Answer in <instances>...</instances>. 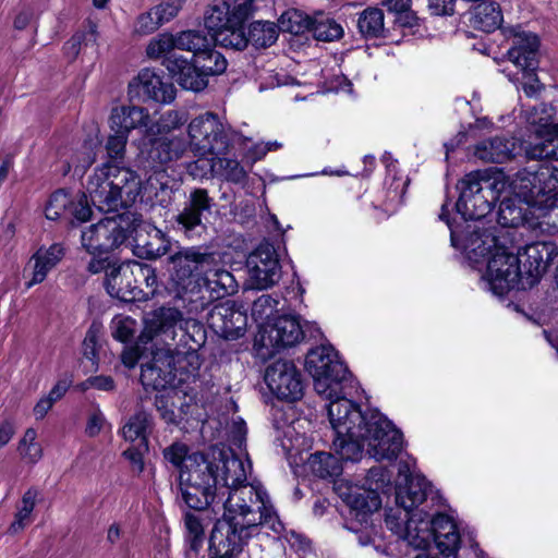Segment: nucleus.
I'll return each mask as SVG.
<instances>
[{"mask_svg":"<svg viewBox=\"0 0 558 558\" xmlns=\"http://www.w3.org/2000/svg\"><path fill=\"white\" fill-rule=\"evenodd\" d=\"M206 463L210 464V473L215 477L218 498H222L233 488L246 485L247 472L244 462L231 449L213 447L203 453Z\"/></svg>","mask_w":558,"mask_h":558,"instance_id":"nucleus-9","label":"nucleus"},{"mask_svg":"<svg viewBox=\"0 0 558 558\" xmlns=\"http://www.w3.org/2000/svg\"><path fill=\"white\" fill-rule=\"evenodd\" d=\"M420 515L421 511L411 512L410 510L402 509V511L395 513L390 510L386 514L385 522L391 531L401 535L414 547L420 548L426 538V536L418 535Z\"/></svg>","mask_w":558,"mask_h":558,"instance_id":"nucleus-35","label":"nucleus"},{"mask_svg":"<svg viewBox=\"0 0 558 558\" xmlns=\"http://www.w3.org/2000/svg\"><path fill=\"white\" fill-rule=\"evenodd\" d=\"M136 246L144 250L146 258L155 259L167 254L169 245L160 234L159 230H156L154 236L147 242L142 243L141 236L136 235Z\"/></svg>","mask_w":558,"mask_h":558,"instance_id":"nucleus-55","label":"nucleus"},{"mask_svg":"<svg viewBox=\"0 0 558 558\" xmlns=\"http://www.w3.org/2000/svg\"><path fill=\"white\" fill-rule=\"evenodd\" d=\"M262 532L263 530L255 527L254 524H245L222 514L215 522L211 530L209 553L210 555L238 558L248 544V541L252 537L258 536Z\"/></svg>","mask_w":558,"mask_h":558,"instance_id":"nucleus-7","label":"nucleus"},{"mask_svg":"<svg viewBox=\"0 0 558 558\" xmlns=\"http://www.w3.org/2000/svg\"><path fill=\"white\" fill-rule=\"evenodd\" d=\"M214 156L210 159V170L214 175L233 184L242 186L246 184L248 173L238 159Z\"/></svg>","mask_w":558,"mask_h":558,"instance_id":"nucleus-39","label":"nucleus"},{"mask_svg":"<svg viewBox=\"0 0 558 558\" xmlns=\"http://www.w3.org/2000/svg\"><path fill=\"white\" fill-rule=\"evenodd\" d=\"M496 182L487 171L476 170L465 174L457 184L460 192L457 211L464 220H478L490 213L497 199Z\"/></svg>","mask_w":558,"mask_h":558,"instance_id":"nucleus-5","label":"nucleus"},{"mask_svg":"<svg viewBox=\"0 0 558 558\" xmlns=\"http://www.w3.org/2000/svg\"><path fill=\"white\" fill-rule=\"evenodd\" d=\"M174 355L171 348L158 349L149 363L142 365L141 381L154 390H163L174 385Z\"/></svg>","mask_w":558,"mask_h":558,"instance_id":"nucleus-25","label":"nucleus"},{"mask_svg":"<svg viewBox=\"0 0 558 558\" xmlns=\"http://www.w3.org/2000/svg\"><path fill=\"white\" fill-rule=\"evenodd\" d=\"M95 148H101V143L98 138L96 141L88 140L84 144L85 151L83 153L84 157L80 160V165L76 167H81L83 170L89 168L96 160V151Z\"/></svg>","mask_w":558,"mask_h":558,"instance_id":"nucleus-63","label":"nucleus"},{"mask_svg":"<svg viewBox=\"0 0 558 558\" xmlns=\"http://www.w3.org/2000/svg\"><path fill=\"white\" fill-rule=\"evenodd\" d=\"M312 19L303 16L298 11L286 12L279 20V28L294 35L303 34L310 31Z\"/></svg>","mask_w":558,"mask_h":558,"instance_id":"nucleus-53","label":"nucleus"},{"mask_svg":"<svg viewBox=\"0 0 558 558\" xmlns=\"http://www.w3.org/2000/svg\"><path fill=\"white\" fill-rule=\"evenodd\" d=\"M278 34L275 23L256 21L250 25L248 35L245 34L246 46L252 44L255 48H267L276 43Z\"/></svg>","mask_w":558,"mask_h":558,"instance_id":"nucleus-44","label":"nucleus"},{"mask_svg":"<svg viewBox=\"0 0 558 558\" xmlns=\"http://www.w3.org/2000/svg\"><path fill=\"white\" fill-rule=\"evenodd\" d=\"M97 38L96 25L89 22L88 29L84 33L75 34L64 46L65 52L75 58L80 51L82 43L85 46L94 45Z\"/></svg>","mask_w":558,"mask_h":558,"instance_id":"nucleus-57","label":"nucleus"},{"mask_svg":"<svg viewBox=\"0 0 558 558\" xmlns=\"http://www.w3.org/2000/svg\"><path fill=\"white\" fill-rule=\"evenodd\" d=\"M530 160H558V123H542L534 130L533 140L524 146Z\"/></svg>","mask_w":558,"mask_h":558,"instance_id":"nucleus-27","label":"nucleus"},{"mask_svg":"<svg viewBox=\"0 0 558 558\" xmlns=\"http://www.w3.org/2000/svg\"><path fill=\"white\" fill-rule=\"evenodd\" d=\"M418 535L426 536L421 547H425L433 539L445 558H457L460 535L454 522L447 514L438 513L428 519L427 513L421 512Z\"/></svg>","mask_w":558,"mask_h":558,"instance_id":"nucleus-13","label":"nucleus"},{"mask_svg":"<svg viewBox=\"0 0 558 558\" xmlns=\"http://www.w3.org/2000/svg\"><path fill=\"white\" fill-rule=\"evenodd\" d=\"M166 69L184 89L201 92L208 84V78L205 77L196 64L190 63L183 57L170 56L166 61Z\"/></svg>","mask_w":558,"mask_h":558,"instance_id":"nucleus-33","label":"nucleus"},{"mask_svg":"<svg viewBox=\"0 0 558 558\" xmlns=\"http://www.w3.org/2000/svg\"><path fill=\"white\" fill-rule=\"evenodd\" d=\"M148 451V444L146 448H142V444L132 446L123 451V456L131 463L133 472L142 473L144 470V454Z\"/></svg>","mask_w":558,"mask_h":558,"instance_id":"nucleus-62","label":"nucleus"},{"mask_svg":"<svg viewBox=\"0 0 558 558\" xmlns=\"http://www.w3.org/2000/svg\"><path fill=\"white\" fill-rule=\"evenodd\" d=\"M522 71V89L527 97L537 98L545 89V85L541 83L536 75V70H521Z\"/></svg>","mask_w":558,"mask_h":558,"instance_id":"nucleus-60","label":"nucleus"},{"mask_svg":"<svg viewBox=\"0 0 558 558\" xmlns=\"http://www.w3.org/2000/svg\"><path fill=\"white\" fill-rule=\"evenodd\" d=\"M184 317L181 311L175 307H158L146 314L141 341L147 343L156 341L166 348L175 343L178 331Z\"/></svg>","mask_w":558,"mask_h":558,"instance_id":"nucleus-14","label":"nucleus"},{"mask_svg":"<svg viewBox=\"0 0 558 558\" xmlns=\"http://www.w3.org/2000/svg\"><path fill=\"white\" fill-rule=\"evenodd\" d=\"M208 326L216 335L226 340H235L244 336L247 315L236 306L234 301L216 304L207 317Z\"/></svg>","mask_w":558,"mask_h":558,"instance_id":"nucleus-21","label":"nucleus"},{"mask_svg":"<svg viewBox=\"0 0 558 558\" xmlns=\"http://www.w3.org/2000/svg\"><path fill=\"white\" fill-rule=\"evenodd\" d=\"M194 63L206 78H208L209 75L223 73L228 64L226 58L219 51L213 49V47H207L205 51L197 54L194 59Z\"/></svg>","mask_w":558,"mask_h":558,"instance_id":"nucleus-48","label":"nucleus"},{"mask_svg":"<svg viewBox=\"0 0 558 558\" xmlns=\"http://www.w3.org/2000/svg\"><path fill=\"white\" fill-rule=\"evenodd\" d=\"M265 383L280 400L294 402L303 396V381L293 362L278 360L266 368Z\"/></svg>","mask_w":558,"mask_h":558,"instance_id":"nucleus-16","label":"nucleus"},{"mask_svg":"<svg viewBox=\"0 0 558 558\" xmlns=\"http://www.w3.org/2000/svg\"><path fill=\"white\" fill-rule=\"evenodd\" d=\"M201 281L213 299H221L238 290L233 275L221 267H214V265L206 268Z\"/></svg>","mask_w":558,"mask_h":558,"instance_id":"nucleus-37","label":"nucleus"},{"mask_svg":"<svg viewBox=\"0 0 558 558\" xmlns=\"http://www.w3.org/2000/svg\"><path fill=\"white\" fill-rule=\"evenodd\" d=\"M504 35L511 39L507 57L520 70H537L539 56L538 37L522 29L520 25L502 27Z\"/></svg>","mask_w":558,"mask_h":558,"instance_id":"nucleus-18","label":"nucleus"},{"mask_svg":"<svg viewBox=\"0 0 558 558\" xmlns=\"http://www.w3.org/2000/svg\"><path fill=\"white\" fill-rule=\"evenodd\" d=\"M179 343L190 351H196L206 342L204 326L193 318H184L180 325Z\"/></svg>","mask_w":558,"mask_h":558,"instance_id":"nucleus-47","label":"nucleus"},{"mask_svg":"<svg viewBox=\"0 0 558 558\" xmlns=\"http://www.w3.org/2000/svg\"><path fill=\"white\" fill-rule=\"evenodd\" d=\"M149 140L147 158L157 165H165L183 156L187 148L184 136L153 135Z\"/></svg>","mask_w":558,"mask_h":558,"instance_id":"nucleus-34","label":"nucleus"},{"mask_svg":"<svg viewBox=\"0 0 558 558\" xmlns=\"http://www.w3.org/2000/svg\"><path fill=\"white\" fill-rule=\"evenodd\" d=\"M523 198L508 197L501 201L498 209V223L505 228H518L525 223L534 226L532 206L535 202L530 199L523 190Z\"/></svg>","mask_w":558,"mask_h":558,"instance_id":"nucleus-29","label":"nucleus"},{"mask_svg":"<svg viewBox=\"0 0 558 558\" xmlns=\"http://www.w3.org/2000/svg\"><path fill=\"white\" fill-rule=\"evenodd\" d=\"M519 148L517 138L497 135L478 142L474 146L473 155L483 162L501 163L511 160Z\"/></svg>","mask_w":558,"mask_h":558,"instance_id":"nucleus-30","label":"nucleus"},{"mask_svg":"<svg viewBox=\"0 0 558 558\" xmlns=\"http://www.w3.org/2000/svg\"><path fill=\"white\" fill-rule=\"evenodd\" d=\"M383 485L384 480H381V484L376 482L375 487L365 488L356 485L345 487V492L341 493V497L349 507L351 524L353 522L361 525L368 523L371 515L381 506L378 489Z\"/></svg>","mask_w":558,"mask_h":558,"instance_id":"nucleus-24","label":"nucleus"},{"mask_svg":"<svg viewBox=\"0 0 558 558\" xmlns=\"http://www.w3.org/2000/svg\"><path fill=\"white\" fill-rule=\"evenodd\" d=\"M304 338V331L296 316L283 315L278 317L269 329L262 335L264 345L267 342L275 349L293 347Z\"/></svg>","mask_w":558,"mask_h":558,"instance_id":"nucleus-28","label":"nucleus"},{"mask_svg":"<svg viewBox=\"0 0 558 558\" xmlns=\"http://www.w3.org/2000/svg\"><path fill=\"white\" fill-rule=\"evenodd\" d=\"M278 300L270 294H263L252 305V316L260 325L268 324L277 312Z\"/></svg>","mask_w":558,"mask_h":558,"instance_id":"nucleus-52","label":"nucleus"},{"mask_svg":"<svg viewBox=\"0 0 558 558\" xmlns=\"http://www.w3.org/2000/svg\"><path fill=\"white\" fill-rule=\"evenodd\" d=\"M45 215L50 220L71 217L78 222H86L95 216L86 194L82 193L72 196L63 189L51 194L45 209Z\"/></svg>","mask_w":558,"mask_h":558,"instance_id":"nucleus-22","label":"nucleus"},{"mask_svg":"<svg viewBox=\"0 0 558 558\" xmlns=\"http://www.w3.org/2000/svg\"><path fill=\"white\" fill-rule=\"evenodd\" d=\"M177 35L162 34L158 38L153 39L147 46L146 52L150 58L163 57L162 64L166 66V61L170 56L180 57L177 52Z\"/></svg>","mask_w":558,"mask_h":558,"instance_id":"nucleus-49","label":"nucleus"},{"mask_svg":"<svg viewBox=\"0 0 558 558\" xmlns=\"http://www.w3.org/2000/svg\"><path fill=\"white\" fill-rule=\"evenodd\" d=\"M64 257V247L60 243H53L49 247H39L31 257L28 267L32 268L31 279L27 281L26 288L41 283Z\"/></svg>","mask_w":558,"mask_h":558,"instance_id":"nucleus-32","label":"nucleus"},{"mask_svg":"<svg viewBox=\"0 0 558 558\" xmlns=\"http://www.w3.org/2000/svg\"><path fill=\"white\" fill-rule=\"evenodd\" d=\"M174 277L178 283L185 288V280H193L199 284L201 278L207 267L215 265V256L203 252L199 247H185L170 256Z\"/></svg>","mask_w":558,"mask_h":558,"instance_id":"nucleus-23","label":"nucleus"},{"mask_svg":"<svg viewBox=\"0 0 558 558\" xmlns=\"http://www.w3.org/2000/svg\"><path fill=\"white\" fill-rule=\"evenodd\" d=\"M557 246L553 242H534L517 253L523 276L522 289L532 288L546 272L557 256Z\"/></svg>","mask_w":558,"mask_h":558,"instance_id":"nucleus-17","label":"nucleus"},{"mask_svg":"<svg viewBox=\"0 0 558 558\" xmlns=\"http://www.w3.org/2000/svg\"><path fill=\"white\" fill-rule=\"evenodd\" d=\"M184 524L187 531V541L192 550L197 551L204 541V526L198 515L186 513Z\"/></svg>","mask_w":558,"mask_h":558,"instance_id":"nucleus-56","label":"nucleus"},{"mask_svg":"<svg viewBox=\"0 0 558 558\" xmlns=\"http://www.w3.org/2000/svg\"><path fill=\"white\" fill-rule=\"evenodd\" d=\"M253 11V0H233V8L225 0H215L206 10L204 24L215 43L225 48H246L243 22Z\"/></svg>","mask_w":558,"mask_h":558,"instance_id":"nucleus-3","label":"nucleus"},{"mask_svg":"<svg viewBox=\"0 0 558 558\" xmlns=\"http://www.w3.org/2000/svg\"><path fill=\"white\" fill-rule=\"evenodd\" d=\"M193 454H189L187 446L181 442H174L163 450V458L178 468L180 472L185 469L187 460Z\"/></svg>","mask_w":558,"mask_h":558,"instance_id":"nucleus-58","label":"nucleus"},{"mask_svg":"<svg viewBox=\"0 0 558 558\" xmlns=\"http://www.w3.org/2000/svg\"><path fill=\"white\" fill-rule=\"evenodd\" d=\"M361 435H336L333 447L336 452L344 461H357L362 457L364 442H366L367 429L362 428Z\"/></svg>","mask_w":558,"mask_h":558,"instance_id":"nucleus-41","label":"nucleus"},{"mask_svg":"<svg viewBox=\"0 0 558 558\" xmlns=\"http://www.w3.org/2000/svg\"><path fill=\"white\" fill-rule=\"evenodd\" d=\"M180 2V0H173L170 2L160 3L159 5H156L151 9V14L162 25L178 14L179 10L181 9Z\"/></svg>","mask_w":558,"mask_h":558,"instance_id":"nucleus-61","label":"nucleus"},{"mask_svg":"<svg viewBox=\"0 0 558 558\" xmlns=\"http://www.w3.org/2000/svg\"><path fill=\"white\" fill-rule=\"evenodd\" d=\"M310 31L317 40L332 41L339 39L342 34V27L333 20L324 19L312 20Z\"/></svg>","mask_w":558,"mask_h":558,"instance_id":"nucleus-51","label":"nucleus"},{"mask_svg":"<svg viewBox=\"0 0 558 558\" xmlns=\"http://www.w3.org/2000/svg\"><path fill=\"white\" fill-rule=\"evenodd\" d=\"M486 279L494 294L502 296L512 289H522L523 276L520 266V256L497 248L489 258Z\"/></svg>","mask_w":558,"mask_h":558,"instance_id":"nucleus-11","label":"nucleus"},{"mask_svg":"<svg viewBox=\"0 0 558 558\" xmlns=\"http://www.w3.org/2000/svg\"><path fill=\"white\" fill-rule=\"evenodd\" d=\"M159 26H161V24L153 16L151 10L145 14H142L136 22V31L142 34L153 33Z\"/></svg>","mask_w":558,"mask_h":558,"instance_id":"nucleus-64","label":"nucleus"},{"mask_svg":"<svg viewBox=\"0 0 558 558\" xmlns=\"http://www.w3.org/2000/svg\"><path fill=\"white\" fill-rule=\"evenodd\" d=\"M305 367L313 377L314 389L331 399L347 384L350 373L330 345L312 349L305 359Z\"/></svg>","mask_w":558,"mask_h":558,"instance_id":"nucleus-6","label":"nucleus"},{"mask_svg":"<svg viewBox=\"0 0 558 558\" xmlns=\"http://www.w3.org/2000/svg\"><path fill=\"white\" fill-rule=\"evenodd\" d=\"M104 326L101 319H95L83 341L82 367L85 374L95 373L99 366V351L102 348Z\"/></svg>","mask_w":558,"mask_h":558,"instance_id":"nucleus-38","label":"nucleus"},{"mask_svg":"<svg viewBox=\"0 0 558 558\" xmlns=\"http://www.w3.org/2000/svg\"><path fill=\"white\" fill-rule=\"evenodd\" d=\"M153 420L145 411H138L132 415L122 428V436L125 440L142 444V448H146L148 444L147 437L151 432Z\"/></svg>","mask_w":558,"mask_h":558,"instance_id":"nucleus-40","label":"nucleus"},{"mask_svg":"<svg viewBox=\"0 0 558 558\" xmlns=\"http://www.w3.org/2000/svg\"><path fill=\"white\" fill-rule=\"evenodd\" d=\"M37 490L28 489L22 498V506L17 509L14 521L11 523L9 531L12 534L22 531L29 522L31 514L36 505Z\"/></svg>","mask_w":558,"mask_h":558,"instance_id":"nucleus-50","label":"nucleus"},{"mask_svg":"<svg viewBox=\"0 0 558 558\" xmlns=\"http://www.w3.org/2000/svg\"><path fill=\"white\" fill-rule=\"evenodd\" d=\"M214 45H217L214 38L202 31H184L177 34V49L193 52L194 59Z\"/></svg>","mask_w":558,"mask_h":558,"instance_id":"nucleus-46","label":"nucleus"},{"mask_svg":"<svg viewBox=\"0 0 558 558\" xmlns=\"http://www.w3.org/2000/svg\"><path fill=\"white\" fill-rule=\"evenodd\" d=\"M81 244L87 254L92 256L87 265L90 274H99L105 270V218L100 217L96 223L84 228L81 234Z\"/></svg>","mask_w":558,"mask_h":558,"instance_id":"nucleus-31","label":"nucleus"},{"mask_svg":"<svg viewBox=\"0 0 558 558\" xmlns=\"http://www.w3.org/2000/svg\"><path fill=\"white\" fill-rule=\"evenodd\" d=\"M131 99H153L157 102L168 104L175 98V88L172 83L163 82L150 69H143L129 84Z\"/></svg>","mask_w":558,"mask_h":558,"instance_id":"nucleus-26","label":"nucleus"},{"mask_svg":"<svg viewBox=\"0 0 558 558\" xmlns=\"http://www.w3.org/2000/svg\"><path fill=\"white\" fill-rule=\"evenodd\" d=\"M218 504L223 507V514L229 519L241 521L245 524H254L259 530H265L267 535L279 537L284 531L277 510L275 509L266 489L262 485L247 483L231 489Z\"/></svg>","mask_w":558,"mask_h":558,"instance_id":"nucleus-2","label":"nucleus"},{"mask_svg":"<svg viewBox=\"0 0 558 558\" xmlns=\"http://www.w3.org/2000/svg\"><path fill=\"white\" fill-rule=\"evenodd\" d=\"M187 119L186 111L168 110L147 129V133L148 135L172 136L171 133L180 130L187 122Z\"/></svg>","mask_w":558,"mask_h":558,"instance_id":"nucleus-45","label":"nucleus"},{"mask_svg":"<svg viewBox=\"0 0 558 558\" xmlns=\"http://www.w3.org/2000/svg\"><path fill=\"white\" fill-rule=\"evenodd\" d=\"M246 267L253 288H271L281 278L279 255L269 242L260 243L247 257Z\"/></svg>","mask_w":558,"mask_h":558,"instance_id":"nucleus-15","label":"nucleus"},{"mask_svg":"<svg viewBox=\"0 0 558 558\" xmlns=\"http://www.w3.org/2000/svg\"><path fill=\"white\" fill-rule=\"evenodd\" d=\"M405 481V485L396 490V502L400 508L413 512L426 499L430 485L421 475H410Z\"/></svg>","mask_w":558,"mask_h":558,"instance_id":"nucleus-36","label":"nucleus"},{"mask_svg":"<svg viewBox=\"0 0 558 558\" xmlns=\"http://www.w3.org/2000/svg\"><path fill=\"white\" fill-rule=\"evenodd\" d=\"M136 322L131 317L117 316L111 320L112 337L121 342L129 341L135 331Z\"/></svg>","mask_w":558,"mask_h":558,"instance_id":"nucleus-59","label":"nucleus"},{"mask_svg":"<svg viewBox=\"0 0 558 558\" xmlns=\"http://www.w3.org/2000/svg\"><path fill=\"white\" fill-rule=\"evenodd\" d=\"M365 429L368 453L373 458L377 461L397 459L402 449V434L387 417L373 411Z\"/></svg>","mask_w":558,"mask_h":558,"instance_id":"nucleus-10","label":"nucleus"},{"mask_svg":"<svg viewBox=\"0 0 558 558\" xmlns=\"http://www.w3.org/2000/svg\"><path fill=\"white\" fill-rule=\"evenodd\" d=\"M104 182H105V166L97 167L96 172L89 178L87 183V191L90 196L93 205L101 214L104 199Z\"/></svg>","mask_w":558,"mask_h":558,"instance_id":"nucleus-54","label":"nucleus"},{"mask_svg":"<svg viewBox=\"0 0 558 558\" xmlns=\"http://www.w3.org/2000/svg\"><path fill=\"white\" fill-rule=\"evenodd\" d=\"M209 465L203 452H194L179 475L182 499L191 509L204 510L218 504V489Z\"/></svg>","mask_w":558,"mask_h":558,"instance_id":"nucleus-4","label":"nucleus"},{"mask_svg":"<svg viewBox=\"0 0 558 558\" xmlns=\"http://www.w3.org/2000/svg\"><path fill=\"white\" fill-rule=\"evenodd\" d=\"M385 16L383 10L368 7L360 13L357 19L359 32L365 38H378L385 33Z\"/></svg>","mask_w":558,"mask_h":558,"instance_id":"nucleus-42","label":"nucleus"},{"mask_svg":"<svg viewBox=\"0 0 558 558\" xmlns=\"http://www.w3.org/2000/svg\"><path fill=\"white\" fill-rule=\"evenodd\" d=\"M312 473L320 478L337 477L342 473L340 460L329 452H315L308 459Z\"/></svg>","mask_w":558,"mask_h":558,"instance_id":"nucleus-43","label":"nucleus"},{"mask_svg":"<svg viewBox=\"0 0 558 558\" xmlns=\"http://www.w3.org/2000/svg\"><path fill=\"white\" fill-rule=\"evenodd\" d=\"M187 133L192 150L201 157L226 154L229 149L230 140L225 125L213 112L194 118L189 123Z\"/></svg>","mask_w":558,"mask_h":558,"instance_id":"nucleus-8","label":"nucleus"},{"mask_svg":"<svg viewBox=\"0 0 558 558\" xmlns=\"http://www.w3.org/2000/svg\"><path fill=\"white\" fill-rule=\"evenodd\" d=\"M215 203L206 189L196 187L190 192L183 208L174 217L177 230L193 238L198 230H205L203 218L210 214Z\"/></svg>","mask_w":558,"mask_h":558,"instance_id":"nucleus-19","label":"nucleus"},{"mask_svg":"<svg viewBox=\"0 0 558 558\" xmlns=\"http://www.w3.org/2000/svg\"><path fill=\"white\" fill-rule=\"evenodd\" d=\"M519 182V190H523L535 204L547 203L558 190V168L550 162H544L535 170L520 173Z\"/></svg>","mask_w":558,"mask_h":558,"instance_id":"nucleus-20","label":"nucleus"},{"mask_svg":"<svg viewBox=\"0 0 558 558\" xmlns=\"http://www.w3.org/2000/svg\"><path fill=\"white\" fill-rule=\"evenodd\" d=\"M149 120L148 111L136 106H121L111 110L110 133L107 137V158L114 161V166L107 162V232L112 239L111 246L118 247L136 231V219L131 211H123L108 216L119 208L131 207L140 194V180L134 172L122 163L125 146L131 130L146 126Z\"/></svg>","mask_w":558,"mask_h":558,"instance_id":"nucleus-1","label":"nucleus"},{"mask_svg":"<svg viewBox=\"0 0 558 558\" xmlns=\"http://www.w3.org/2000/svg\"><path fill=\"white\" fill-rule=\"evenodd\" d=\"M343 388L329 399L330 402L327 405L329 422L336 435H361L373 411L363 412L357 404L343 396Z\"/></svg>","mask_w":558,"mask_h":558,"instance_id":"nucleus-12","label":"nucleus"}]
</instances>
